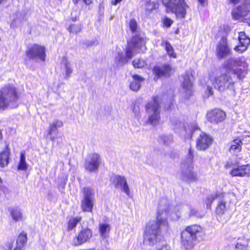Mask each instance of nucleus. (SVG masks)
<instances>
[{
    "instance_id": "obj_13",
    "label": "nucleus",
    "mask_w": 250,
    "mask_h": 250,
    "mask_svg": "<svg viewBox=\"0 0 250 250\" xmlns=\"http://www.w3.org/2000/svg\"><path fill=\"white\" fill-rule=\"evenodd\" d=\"M100 164V156L97 153L89 154L85 160V169L89 172L96 171Z\"/></svg>"
},
{
    "instance_id": "obj_26",
    "label": "nucleus",
    "mask_w": 250,
    "mask_h": 250,
    "mask_svg": "<svg viewBox=\"0 0 250 250\" xmlns=\"http://www.w3.org/2000/svg\"><path fill=\"white\" fill-rule=\"evenodd\" d=\"M63 124L62 121L55 120L50 124L48 129V135L51 136L53 133H55L58 128L63 126Z\"/></svg>"
},
{
    "instance_id": "obj_8",
    "label": "nucleus",
    "mask_w": 250,
    "mask_h": 250,
    "mask_svg": "<svg viewBox=\"0 0 250 250\" xmlns=\"http://www.w3.org/2000/svg\"><path fill=\"white\" fill-rule=\"evenodd\" d=\"M82 191L83 197L81 200V209L84 212H92L95 203L94 191L89 187H84Z\"/></svg>"
},
{
    "instance_id": "obj_4",
    "label": "nucleus",
    "mask_w": 250,
    "mask_h": 250,
    "mask_svg": "<svg viewBox=\"0 0 250 250\" xmlns=\"http://www.w3.org/2000/svg\"><path fill=\"white\" fill-rule=\"evenodd\" d=\"M18 98L17 92L13 85H6L2 87L0 91V111L17 107Z\"/></svg>"
},
{
    "instance_id": "obj_33",
    "label": "nucleus",
    "mask_w": 250,
    "mask_h": 250,
    "mask_svg": "<svg viewBox=\"0 0 250 250\" xmlns=\"http://www.w3.org/2000/svg\"><path fill=\"white\" fill-rule=\"evenodd\" d=\"M82 220V217L76 216L71 217L68 222L67 230H71L75 228L78 223Z\"/></svg>"
},
{
    "instance_id": "obj_22",
    "label": "nucleus",
    "mask_w": 250,
    "mask_h": 250,
    "mask_svg": "<svg viewBox=\"0 0 250 250\" xmlns=\"http://www.w3.org/2000/svg\"><path fill=\"white\" fill-rule=\"evenodd\" d=\"M242 145V140L240 138L235 139L231 143L229 151L232 154H236L241 151Z\"/></svg>"
},
{
    "instance_id": "obj_56",
    "label": "nucleus",
    "mask_w": 250,
    "mask_h": 250,
    "mask_svg": "<svg viewBox=\"0 0 250 250\" xmlns=\"http://www.w3.org/2000/svg\"><path fill=\"white\" fill-rule=\"evenodd\" d=\"M5 0H0V5Z\"/></svg>"
},
{
    "instance_id": "obj_23",
    "label": "nucleus",
    "mask_w": 250,
    "mask_h": 250,
    "mask_svg": "<svg viewBox=\"0 0 250 250\" xmlns=\"http://www.w3.org/2000/svg\"><path fill=\"white\" fill-rule=\"evenodd\" d=\"M62 69L65 72V79H68L70 77L73 69L71 68V63L66 58H63L62 60Z\"/></svg>"
},
{
    "instance_id": "obj_50",
    "label": "nucleus",
    "mask_w": 250,
    "mask_h": 250,
    "mask_svg": "<svg viewBox=\"0 0 250 250\" xmlns=\"http://www.w3.org/2000/svg\"><path fill=\"white\" fill-rule=\"evenodd\" d=\"M122 1V0H115L114 1L112 2V4L114 5H116Z\"/></svg>"
},
{
    "instance_id": "obj_35",
    "label": "nucleus",
    "mask_w": 250,
    "mask_h": 250,
    "mask_svg": "<svg viewBox=\"0 0 250 250\" xmlns=\"http://www.w3.org/2000/svg\"><path fill=\"white\" fill-rule=\"evenodd\" d=\"M27 240V234L24 233H21L17 240L16 247H20V249H22L26 245Z\"/></svg>"
},
{
    "instance_id": "obj_45",
    "label": "nucleus",
    "mask_w": 250,
    "mask_h": 250,
    "mask_svg": "<svg viewBox=\"0 0 250 250\" xmlns=\"http://www.w3.org/2000/svg\"><path fill=\"white\" fill-rule=\"evenodd\" d=\"M247 247H248V244L247 243H244L243 244H242L241 243H238L236 245L235 247L237 249H239L240 250H246Z\"/></svg>"
},
{
    "instance_id": "obj_31",
    "label": "nucleus",
    "mask_w": 250,
    "mask_h": 250,
    "mask_svg": "<svg viewBox=\"0 0 250 250\" xmlns=\"http://www.w3.org/2000/svg\"><path fill=\"white\" fill-rule=\"evenodd\" d=\"M162 45L163 46L166 50L167 55L170 57L173 58H176L177 57L176 54L174 52L173 47L170 43L167 41H163Z\"/></svg>"
},
{
    "instance_id": "obj_24",
    "label": "nucleus",
    "mask_w": 250,
    "mask_h": 250,
    "mask_svg": "<svg viewBox=\"0 0 250 250\" xmlns=\"http://www.w3.org/2000/svg\"><path fill=\"white\" fill-rule=\"evenodd\" d=\"M133 80L130 84V89L134 91H138L141 87V83L143 81L144 79L138 75H134L132 76Z\"/></svg>"
},
{
    "instance_id": "obj_42",
    "label": "nucleus",
    "mask_w": 250,
    "mask_h": 250,
    "mask_svg": "<svg viewBox=\"0 0 250 250\" xmlns=\"http://www.w3.org/2000/svg\"><path fill=\"white\" fill-rule=\"evenodd\" d=\"M129 27L132 32L136 31L137 29V23L134 19H131L129 22Z\"/></svg>"
},
{
    "instance_id": "obj_7",
    "label": "nucleus",
    "mask_w": 250,
    "mask_h": 250,
    "mask_svg": "<svg viewBox=\"0 0 250 250\" xmlns=\"http://www.w3.org/2000/svg\"><path fill=\"white\" fill-rule=\"evenodd\" d=\"M162 2L167 12L174 13L177 18H185L188 8L185 0H162Z\"/></svg>"
},
{
    "instance_id": "obj_53",
    "label": "nucleus",
    "mask_w": 250,
    "mask_h": 250,
    "mask_svg": "<svg viewBox=\"0 0 250 250\" xmlns=\"http://www.w3.org/2000/svg\"><path fill=\"white\" fill-rule=\"evenodd\" d=\"M50 139L52 142H54L55 140V137L54 136H51Z\"/></svg>"
},
{
    "instance_id": "obj_57",
    "label": "nucleus",
    "mask_w": 250,
    "mask_h": 250,
    "mask_svg": "<svg viewBox=\"0 0 250 250\" xmlns=\"http://www.w3.org/2000/svg\"><path fill=\"white\" fill-rule=\"evenodd\" d=\"M146 0V1L147 0Z\"/></svg>"
},
{
    "instance_id": "obj_44",
    "label": "nucleus",
    "mask_w": 250,
    "mask_h": 250,
    "mask_svg": "<svg viewBox=\"0 0 250 250\" xmlns=\"http://www.w3.org/2000/svg\"><path fill=\"white\" fill-rule=\"evenodd\" d=\"M244 176H250V165H243Z\"/></svg>"
},
{
    "instance_id": "obj_54",
    "label": "nucleus",
    "mask_w": 250,
    "mask_h": 250,
    "mask_svg": "<svg viewBox=\"0 0 250 250\" xmlns=\"http://www.w3.org/2000/svg\"><path fill=\"white\" fill-rule=\"evenodd\" d=\"M80 0H73V2L75 3V4H77L78 1H79Z\"/></svg>"
},
{
    "instance_id": "obj_14",
    "label": "nucleus",
    "mask_w": 250,
    "mask_h": 250,
    "mask_svg": "<svg viewBox=\"0 0 250 250\" xmlns=\"http://www.w3.org/2000/svg\"><path fill=\"white\" fill-rule=\"evenodd\" d=\"M226 117V113L220 109H214L207 114L208 121L213 125H217L223 122Z\"/></svg>"
},
{
    "instance_id": "obj_17",
    "label": "nucleus",
    "mask_w": 250,
    "mask_h": 250,
    "mask_svg": "<svg viewBox=\"0 0 250 250\" xmlns=\"http://www.w3.org/2000/svg\"><path fill=\"white\" fill-rule=\"evenodd\" d=\"M216 53L219 59L225 58L230 54V49L228 46L226 38H222L219 41L216 47Z\"/></svg>"
},
{
    "instance_id": "obj_10",
    "label": "nucleus",
    "mask_w": 250,
    "mask_h": 250,
    "mask_svg": "<svg viewBox=\"0 0 250 250\" xmlns=\"http://www.w3.org/2000/svg\"><path fill=\"white\" fill-rule=\"evenodd\" d=\"M250 12V1H245L241 5L233 8L231 11L233 20L239 21H243L244 18Z\"/></svg>"
},
{
    "instance_id": "obj_2",
    "label": "nucleus",
    "mask_w": 250,
    "mask_h": 250,
    "mask_svg": "<svg viewBox=\"0 0 250 250\" xmlns=\"http://www.w3.org/2000/svg\"><path fill=\"white\" fill-rule=\"evenodd\" d=\"M248 67V65L244 58L229 59L223 64V68L227 73L217 76L210 75L209 81L214 88L220 91H224L227 89H233L234 82L229 73L232 72L239 79H241L247 74Z\"/></svg>"
},
{
    "instance_id": "obj_34",
    "label": "nucleus",
    "mask_w": 250,
    "mask_h": 250,
    "mask_svg": "<svg viewBox=\"0 0 250 250\" xmlns=\"http://www.w3.org/2000/svg\"><path fill=\"white\" fill-rule=\"evenodd\" d=\"M27 168L28 164L25 161V153L24 152L22 151L20 154V160L18 169L21 170H26Z\"/></svg>"
},
{
    "instance_id": "obj_39",
    "label": "nucleus",
    "mask_w": 250,
    "mask_h": 250,
    "mask_svg": "<svg viewBox=\"0 0 250 250\" xmlns=\"http://www.w3.org/2000/svg\"><path fill=\"white\" fill-rule=\"evenodd\" d=\"M81 25L79 24H72L68 28L70 33L77 34L81 31Z\"/></svg>"
},
{
    "instance_id": "obj_37",
    "label": "nucleus",
    "mask_w": 250,
    "mask_h": 250,
    "mask_svg": "<svg viewBox=\"0 0 250 250\" xmlns=\"http://www.w3.org/2000/svg\"><path fill=\"white\" fill-rule=\"evenodd\" d=\"M194 150L190 147L188 149V152L186 159L181 164H193Z\"/></svg>"
},
{
    "instance_id": "obj_36",
    "label": "nucleus",
    "mask_w": 250,
    "mask_h": 250,
    "mask_svg": "<svg viewBox=\"0 0 250 250\" xmlns=\"http://www.w3.org/2000/svg\"><path fill=\"white\" fill-rule=\"evenodd\" d=\"M221 195V193L219 192H216L212 193L209 196H207L205 200L207 208H209L213 201L217 198H220Z\"/></svg>"
},
{
    "instance_id": "obj_18",
    "label": "nucleus",
    "mask_w": 250,
    "mask_h": 250,
    "mask_svg": "<svg viewBox=\"0 0 250 250\" xmlns=\"http://www.w3.org/2000/svg\"><path fill=\"white\" fill-rule=\"evenodd\" d=\"M114 183L116 188H120L127 195H129L130 189L127 180L124 176L120 175L115 176Z\"/></svg>"
},
{
    "instance_id": "obj_40",
    "label": "nucleus",
    "mask_w": 250,
    "mask_h": 250,
    "mask_svg": "<svg viewBox=\"0 0 250 250\" xmlns=\"http://www.w3.org/2000/svg\"><path fill=\"white\" fill-rule=\"evenodd\" d=\"M132 64L135 68H140L144 67L146 65L145 62L140 59H135L133 62Z\"/></svg>"
},
{
    "instance_id": "obj_52",
    "label": "nucleus",
    "mask_w": 250,
    "mask_h": 250,
    "mask_svg": "<svg viewBox=\"0 0 250 250\" xmlns=\"http://www.w3.org/2000/svg\"><path fill=\"white\" fill-rule=\"evenodd\" d=\"M240 0H230L231 2L236 4Z\"/></svg>"
},
{
    "instance_id": "obj_51",
    "label": "nucleus",
    "mask_w": 250,
    "mask_h": 250,
    "mask_svg": "<svg viewBox=\"0 0 250 250\" xmlns=\"http://www.w3.org/2000/svg\"><path fill=\"white\" fill-rule=\"evenodd\" d=\"M83 1L87 5H89L92 3V0H83Z\"/></svg>"
},
{
    "instance_id": "obj_38",
    "label": "nucleus",
    "mask_w": 250,
    "mask_h": 250,
    "mask_svg": "<svg viewBox=\"0 0 250 250\" xmlns=\"http://www.w3.org/2000/svg\"><path fill=\"white\" fill-rule=\"evenodd\" d=\"M171 123L173 129L176 132H179L184 127L183 124L177 119H172Z\"/></svg>"
},
{
    "instance_id": "obj_47",
    "label": "nucleus",
    "mask_w": 250,
    "mask_h": 250,
    "mask_svg": "<svg viewBox=\"0 0 250 250\" xmlns=\"http://www.w3.org/2000/svg\"><path fill=\"white\" fill-rule=\"evenodd\" d=\"M156 250H170V247L166 244H164L157 247Z\"/></svg>"
},
{
    "instance_id": "obj_32",
    "label": "nucleus",
    "mask_w": 250,
    "mask_h": 250,
    "mask_svg": "<svg viewBox=\"0 0 250 250\" xmlns=\"http://www.w3.org/2000/svg\"><path fill=\"white\" fill-rule=\"evenodd\" d=\"M159 142L163 145L168 146L173 142V137L172 135H163L159 137Z\"/></svg>"
},
{
    "instance_id": "obj_11",
    "label": "nucleus",
    "mask_w": 250,
    "mask_h": 250,
    "mask_svg": "<svg viewBox=\"0 0 250 250\" xmlns=\"http://www.w3.org/2000/svg\"><path fill=\"white\" fill-rule=\"evenodd\" d=\"M179 178L183 181H194L197 179V173L194 170L193 164H181Z\"/></svg>"
},
{
    "instance_id": "obj_19",
    "label": "nucleus",
    "mask_w": 250,
    "mask_h": 250,
    "mask_svg": "<svg viewBox=\"0 0 250 250\" xmlns=\"http://www.w3.org/2000/svg\"><path fill=\"white\" fill-rule=\"evenodd\" d=\"M153 71L157 78L168 77L170 76L171 68L169 65L155 66L153 69Z\"/></svg>"
},
{
    "instance_id": "obj_25",
    "label": "nucleus",
    "mask_w": 250,
    "mask_h": 250,
    "mask_svg": "<svg viewBox=\"0 0 250 250\" xmlns=\"http://www.w3.org/2000/svg\"><path fill=\"white\" fill-rule=\"evenodd\" d=\"M9 155V149L7 146L5 149L0 153V167H4L8 165Z\"/></svg>"
},
{
    "instance_id": "obj_46",
    "label": "nucleus",
    "mask_w": 250,
    "mask_h": 250,
    "mask_svg": "<svg viewBox=\"0 0 250 250\" xmlns=\"http://www.w3.org/2000/svg\"><path fill=\"white\" fill-rule=\"evenodd\" d=\"M173 21H172L168 18H166L164 21V23L165 25L167 27H169L172 24Z\"/></svg>"
},
{
    "instance_id": "obj_55",
    "label": "nucleus",
    "mask_w": 250,
    "mask_h": 250,
    "mask_svg": "<svg viewBox=\"0 0 250 250\" xmlns=\"http://www.w3.org/2000/svg\"><path fill=\"white\" fill-rule=\"evenodd\" d=\"M14 250H22V249H20V247H16Z\"/></svg>"
},
{
    "instance_id": "obj_6",
    "label": "nucleus",
    "mask_w": 250,
    "mask_h": 250,
    "mask_svg": "<svg viewBox=\"0 0 250 250\" xmlns=\"http://www.w3.org/2000/svg\"><path fill=\"white\" fill-rule=\"evenodd\" d=\"M201 230V227L196 225L187 227L181 233L182 246L186 250L192 249L196 240L197 234Z\"/></svg>"
},
{
    "instance_id": "obj_49",
    "label": "nucleus",
    "mask_w": 250,
    "mask_h": 250,
    "mask_svg": "<svg viewBox=\"0 0 250 250\" xmlns=\"http://www.w3.org/2000/svg\"><path fill=\"white\" fill-rule=\"evenodd\" d=\"M200 3L202 5L204 6L207 3V0H198Z\"/></svg>"
},
{
    "instance_id": "obj_16",
    "label": "nucleus",
    "mask_w": 250,
    "mask_h": 250,
    "mask_svg": "<svg viewBox=\"0 0 250 250\" xmlns=\"http://www.w3.org/2000/svg\"><path fill=\"white\" fill-rule=\"evenodd\" d=\"M92 236L91 230L88 229H83L78 233V235L73 239V244L74 246H79L89 240Z\"/></svg>"
},
{
    "instance_id": "obj_5",
    "label": "nucleus",
    "mask_w": 250,
    "mask_h": 250,
    "mask_svg": "<svg viewBox=\"0 0 250 250\" xmlns=\"http://www.w3.org/2000/svg\"><path fill=\"white\" fill-rule=\"evenodd\" d=\"M160 99L156 96L153 97L146 105V112L148 115L147 123L152 125L159 123L160 120Z\"/></svg>"
},
{
    "instance_id": "obj_43",
    "label": "nucleus",
    "mask_w": 250,
    "mask_h": 250,
    "mask_svg": "<svg viewBox=\"0 0 250 250\" xmlns=\"http://www.w3.org/2000/svg\"><path fill=\"white\" fill-rule=\"evenodd\" d=\"M155 4L153 1L150 0L149 1H146V8L147 10L150 11L155 8Z\"/></svg>"
},
{
    "instance_id": "obj_27",
    "label": "nucleus",
    "mask_w": 250,
    "mask_h": 250,
    "mask_svg": "<svg viewBox=\"0 0 250 250\" xmlns=\"http://www.w3.org/2000/svg\"><path fill=\"white\" fill-rule=\"evenodd\" d=\"M221 197L218 203L216 209V212L218 215H222L225 211L226 209V201L224 195L222 194L220 197Z\"/></svg>"
},
{
    "instance_id": "obj_28",
    "label": "nucleus",
    "mask_w": 250,
    "mask_h": 250,
    "mask_svg": "<svg viewBox=\"0 0 250 250\" xmlns=\"http://www.w3.org/2000/svg\"><path fill=\"white\" fill-rule=\"evenodd\" d=\"M199 127L195 123L187 124L184 126V130L187 133V137L191 139L193 131L199 130Z\"/></svg>"
},
{
    "instance_id": "obj_30",
    "label": "nucleus",
    "mask_w": 250,
    "mask_h": 250,
    "mask_svg": "<svg viewBox=\"0 0 250 250\" xmlns=\"http://www.w3.org/2000/svg\"><path fill=\"white\" fill-rule=\"evenodd\" d=\"M110 230V226L107 224H102L99 225V231L101 236L103 238H105L108 236Z\"/></svg>"
},
{
    "instance_id": "obj_9",
    "label": "nucleus",
    "mask_w": 250,
    "mask_h": 250,
    "mask_svg": "<svg viewBox=\"0 0 250 250\" xmlns=\"http://www.w3.org/2000/svg\"><path fill=\"white\" fill-rule=\"evenodd\" d=\"M26 55L29 60L36 62H44L46 53L43 45L33 44L29 46L26 51Z\"/></svg>"
},
{
    "instance_id": "obj_48",
    "label": "nucleus",
    "mask_w": 250,
    "mask_h": 250,
    "mask_svg": "<svg viewBox=\"0 0 250 250\" xmlns=\"http://www.w3.org/2000/svg\"><path fill=\"white\" fill-rule=\"evenodd\" d=\"M207 90L208 91V96H209V95H212L213 94V92H212V88L211 87H210V86H208V87H207Z\"/></svg>"
},
{
    "instance_id": "obj_12",
    "label": "nucleus",
    "mask_w": 250,
    "mask_h": 250,
    "mask_svg": "<svg viewBox=\"0 0 250 250\" xmlns=\"http://www.w3.org/2000/svg\"><path fill=\"white\" fill-rule=\"evenodd\" d=\"M182 87L186 98H188L193 93V76L191 71H187L183 76Z\"/></svg>"
},
{
    "instance_id": "obj_15",
    "label": "nucleus",
    "mask_w": 250,
    "mask_h": 250,
    "mask_svg": "<svg viewBox=\"0 0 250 250\" xmlns=\"http://www.w3.org/2000/svg\"><path fill=\"white\" fill-rule=\"evenodd\" d=\"M212 142V139L207 134L202 132L196 139V148L198 150L208 149Z\"/></svg>"
},
{
    "instance_id": "obj_21",
    "label": "nucleus",
    "mask_w": 250,
    "mask_h": 250,
    "mask_svg": "<svg viewBox=\"0 0 250 250\" xmlns=\"http://www.w3.org/2000/svg\"><path fill=\"white\" fill-rule=\"evenodd\" d=\"M237 164V162H236L233 163L231 160H230L226 163L225 167L226 168L230 167L232 168V170L230 172V174L232 176L244 177V174L243 172H244L243 165L235 167V165H236Z\"/></svg>"
},
{
    "instance_id": "obj_41",
    "label": "nucleus",
    "mask_w": 250,
    "mask_h": 250,
    "mask_svg": "<svg viewBox=\"0 0 250 250\" xmlns=\"http://www.w3.org/2000/svg\"><path fill=\"white\" fill-rule=\"evenodd\" d=\"M203 214L200 212L199 210L195 208H190L189 216H194L198 218H202L203 216Z\"/></svg>"
},
{
    "instance_id": "obj_29",
    "label": "nucleus",
    "mask_w": 250,
    "mask_h": 250,
    "mask_svg": "<svg viewBox=\"0 0 250 250\" xmlns=\"http://www.w3.org/2000/svg\"><path fill=\"white\" fill-rule=\"evenodd\" d=\"M10 214L12 219L15 221H19L23 218L21 209L19 207L12 208L10 210Z\"/></svg>"
},
{
    "instance_id": "obj_1",
    "label": "nucleus",
    "mask_w": 250,
    "mask_h": 250,
    "mask_svg": "<svg viewBox=\"0 0 250 250\" xmlns=\"http://www.w3.org/2000/svg\"><path fill=\"white\" fill-rule=\"evenodd\" d=\"M159 207L157 221L149 222L146 227L143 242L146 245L154 246L160 240L161 229L168 227L167 218L176 220L180 217V215L176 212V208L169 206L166 199L161 200Z\"/></svg>"
},
{
    "instance_id": "obj_3",
    "label": "nucleus",
    "mask_w": 250,
    "mask_h": 250,
    "mask_svg": "<svg viewBox=\"0 0 250 250\" xmlns=\"http://www.w3.org/2000/svg\"><path fill=\"white\" fill-rule=\"evenodd\" d=\"M145 40L143 37L138 35L133 36L131 41L128 42V45L125 51V56L122 53L118 52L115 57V61L121 64L127 63L135 54L143 50V48L145 47Z\"/></svg>"
},
{
    "instance_id": "obj_20",
    "label": "nucleus",
    "mask_w": 250,
    "mask_h": 250,
    "mask_svg": "<svg viewBox=\"0 0 250 250\" xmlns=\"http://www.w3.org/2000/svg\"><path fill=\"white\" fill-rule=\"evenodd\" d=\"M240 45L236 46L234 49L236 51L243 52L245 51L250 44V39L243 32H240L239 36Z\"/></svg>"
}]
</instances>
